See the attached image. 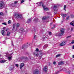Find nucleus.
<instances>
[{
	"label": "nucleus",
	"mask_w": 74,
	"mask_h": 74,
	"mask_svg": "<svg viewBox=\"0 0 74 74\" xmlns=\"http://www.w3.org/2000/svg\"><path fill=\"white\" fill-rule=\"evenodd\" d=\"M60 31H61V33L59 34L58 33H57L56 35V36H62V35L63 34V33H64V29L62 28L61 29Z\"/></svg>",
	"instance_id": "obj_1"
},
{
	"label": "nucleus",
	"mask_w": 74,
	"mask_h": 74,
	"mask_svg": "<svg viewBox=\"0 0 74 74\" xmlns=\"http://www.w3.org/2000/svg\"><path fill=\"white\" fill-rule=\"evenodd\" d=\"M4 4L3 3V2L1 1L0 2V9H2L4 8Z\"/></svg>",
	"instance_id": "obj_2"
},
{
	"label": "nucleus",
	"mask_w": 74,
	"mask_h": 74,
	"mask_svg": "<svg viewBox=\"0 0 74 74\" xmlns=\"http://www.w3.org/2000/svg\"><path fill=\"white\" fill-rule=\"evenodd\" d=\"M16 32H19L20 33H22V32H23V31H24V29L23 28H21L18 30V29L16 28Z\"/></svg>",
	"instance_id": "obj_3"
},
{
	"label": "nucleus",
	"mask_w": 74,
	"mask_h": 74,
	"mask_svg": "<svg viewBox=\"0 0 74 74\" xmlns=\"http://www.w3.org/2000/svg\"><path fill=\"white\" fill-rule=\"evenodd\" d=\"M29 45H30V44H28V43H27L26 45H23V46L21 47V49H23V48H27Z\"/></svg>",
	"instance_id": "obj_4"
},
{
	"label": "nucleus",
	"mask_w": 74,
	"mask_h": 74,
	"mask_svg": "<svg viewBox=\"0 0 74 74\" xmlns=\"http://www.w3.org/2000/svg\"><path fill=\"white\" fill-rule=\"evenodd\" d=\"M14 17L16 18H22V16L21 15L16 14L14 16Z\"/></svg>",
	"instance_id": "obj_5"
},
{
	"label": "nucleus",
	"mask_w": 74,
	"mask_h": 74,
	"mask_svg": "<svg viewBox=\"0 0 74 74\" xmlns=\"http://www.w3.org/2000/svg\"><path fill=\"white\" fill-rule=\"evenodd\" d=\"M42 7H43V9L44 10H45V11H47V10H48V8H45V5H42Z\"/></svg>",
	"instance_id": "obj_6"
},
{
	"label": "nucleus",
	"mask_w": 74,
	"mask_h": 74,
	"mask_svg": "<svg viewBox=\"0 0 74 74\" xmlns=\"http://www.w3.org/2000/svg\"><path fill=\"white\" fill-rule=\"evenodd\" d=\"M34 74H40V71L38 70H36L34 71Z\"/></svg>",
	"instance_id": "obj_7"
},
{
	"label": "nucleus",
	"mask_w": 74,
	"mask_h": 74,
	"mask_svg": "<svg viewBox=\"0 0 74 74\" xmlns=\"http://www.w3.org/2000/svg\"><path fill=\"white\" fill-rule=\"evenodd\" d=\"M65 44H66V42H62L60 44V46H63V45H64Z\"/></svg>",
	"instance_id": "obj_8"
},
{
	"label": "nucleus",
	"mask_w": 74,
	"mask_h": 74,
	"mask_svg": "<svg viewBox=\"0 0 74 74\" xmlns=\"http://www.w3.org/2000/svg\"><path fill=\"white\" fill-rule=\"evenodd\" d=\"M64 70H65L66 72L67 73H68V74H70V71L69 69H65Z\"/></svg>",
	"instance_id": "obj_9"
},
{
	"label": "nucleus",
	"mask_w": 74,
	"mask_h": 74,
	"mask_svg": "<svg viewBox=\"0 0 74 74\" xmlns=\"http://www.w3.org/2000/svg\"><path fill=\"white\" fill-rule=\"evenodd\" d=\"M61 15L63 18V19H64L66 17V16L67 15L66 14H61Z\"/></svg>",
	"instance_id": "obj_10"
},
{
	"label": "nucleus",
	"mask_w": 74,
	"mask_h": 74,
	"mask_svg": "<svg viewBox=\"0 0 74 74\" xmlns=\"http://www.w3.org/2000/svg\"><path fill=\"white\" fill-rule=\"evenodd\" d=\"M23 66H24V64L23 63H21L20 66V69H22Z\"/></svg>",
	"instance_id": "obj_11"
},
{
	"label": "nucleus",
	"mask_w": 74,
	"mask_h": 74,
	"mask_svg": "<svg viewBox=\"0 0 74 74\" xmlns=\"http://www.w3.org/2000/svg\"><path fill=\"white\" fill-rule=\"evenodd\" d=\"M47 70L48 67H47V66H45L43 69V71H47Z\"/></svg>",
	"instance_id": "obj_12"
},
{
	"label": "nucleus",
	"mask_w": 74,
	"mask_h": 74,
	"mask_svg": "<svg viewBox=\"0 0 74 74\" xmlns=\"http://www.w3.org/2000/svg\"><path fill=\"white\" fill-rule=\"evenodd\" d=\"M8 59L9 61H11V59H12V56H11L10 57L9 56L8 57Z\"/></svg>",
	"instance_id": "obj_13"
},
{
	"label": "nucleus",
	"mask_w": 74,
	"mask_h": 74,
	"mask_svg": "<svg viewBox=\"0 0 74 74\" xmlns=\"http://www.w3.org/2000/svg\"><path fill=\"white\" fill-rule=\"evenodd\" d=\"M47 39H48V38L46 36H45L43 38V40H47Z\"/></svg>",
	"instance_id": "obj_14"
},
{
	"label": "nucleus",
	"mask_w": 74,
	"mask_h": 74,
	"mask_svg": "<svg viewBox=\"0 0 74 74\" xmlns=\"http://www.w3.org/2000/svg\"><path fill=\"white\" fill-rule=\"evenodd\" d=\"M31 21V19H29L27 20V23H30Z\"/></svg>",
	"instance_id": "obj_15"
},
{
	"label": "nucleus",
	"mask_w": 74,
	"mask_h": 74,
	"mask_svg": "<svg viewBox=\"0 0 74 74\" xmlns=\"http://www.w3.org/2000/svg\"><path fill=\"white\" fill-rule=\"evenodd\" d=\"M42 5H42H44V4H43V3H42V2H40V3H39V5Z\"/></svg>",
	"instance_id": "obj_16"
},
{
	"label": "nucleus",
	"mask_w": 74,
	"mask_h": 74,
	"mask_svg": "<svg viewBox=\"0 0 74 74\" xmlns=\"http://www.w3.org/2000/svg\"><path fill=\"white\" fill-rule=\"evenodd\" d=\"M5 62V60H2L0 61V63H4V62Z\"/></svg>",
	"instance_id": "obj_17"
},
{
	"label": "nucleus",
	"mask_w": 74,
	"mask_h": 74,
	"mask_svg": "<svg viewBox=\"0 0 74 74\" xmlns=\"http://www.w3.org/2000/svg\"><path fill=\"white\" fill-rule=\"evenodd\" d=\"M70 25H72V26H74V21H72V23H71Z\"/></svg>",
	"instance_id": "obj_18"
},
{
	"label": "nucleus",
	"mask_w": 74,
	"mask_h": 74,
	"mask_svg": "<svg viewBox=\"0 0 74 74\" xmlns=\"http://www.w3.org/2000/svg\"><path fill=\"white\" fill-rule=\"evenodd\" d=\"M58 7V5H54L53 8H57Z\"/></svg>",
	"instance_id": "obj_19"
},
{
	"label": "nucleus",
	"mask_w": 74,
	"mask_h": 74,
	"mask_svg": "<svg viewBox=\"0 0 74 74\" xmlns=\"http://www.w3.org/2000/svg\"><path fill=\"white\" fill-rule=\"evenodd\" d=\"M4 30H2L1 31V33L3 35V36H4Z\"/></svg>",
	"instance_id": "obj_20"
},
{
	"label": "nucleus",
	"mask_w": 74,
	"mask_h": 74,
	"mask_svg": "<svg viewBox=\"0 0 74 74\" xmlns=\"http://www.w3.org/2000/svg\"><path fill=\"white\" fill-rule=\"evenodd\" d=\"M63 64V62H61L58 63L59 65H62V64Z\"/></svg>",
	"instance_id": "obj_21"
},
{
	"label": "nucleus",
	"mask_w": 74,
	"mask_h": 74,
	"mask_svg": "<svg viewBox=\"0 0 74 74\" xmlns=\"http://www.w3.org/2000/svg\"><path fill=\"white\" fill-rule=\"evenodd\" d=\"M47 17H44L42 18V20H45V19H47Z\"/></svg>",
	"instance_id": "obj_22"
},
{
	"label": "nucleus",
	"mask_w": 74,
	"mask_h": 74,
	"mask_svg": "<svg viewBox=\"0 0 74 74\" xmlns=\"http://www.w3.org/2000/svg\"><path fill=\"white\" fill-rule=\"evenodd\" d=\"M19 24L17 23L16 24V27H19Z\"/></svg>",
	"instance_id": "obj_23"
},
{
	"label": "nucleus",
	"mask_w": 74,
	"mask_h": 74,
	"mask_svg": "<svg viewBox=\"0 0 74 74\" xmlns=\"http://www.w3.org/2000/svg\"><path fill=\"white\" fill-rule=\"evenodd\" d=\"M10 32H8L7 33V36H10Z\"/></svg>",
	"instance_id": "obj_24"
},
{
	"label": "nucleus",
	"mask_w": 74,
	"mask_h": 74,
	"mask_svg": "<svg viewBox=\"0 0 74 74\" xmlns=\"http://www.w3.org/2000/svg\"><path fill=\"white\" fill-rule=\"evenodd\" d=\"M66 5H65L64 8V10H65V11H66Z\"/></svg>",
	"instance_id": "obj_25"
},
{
	"label": "nucleus",
	"mask_w": 74,
	"mask_h": 74,
	"mask_svg": "<svg viewBox=\"0 0 74 74\" xmlns=\"http://www.w3.org/2000/svg\"><path fill=\"white\" fill-rule=\"evenodd\" d=\"M60 55H61L60 54H58L56 56V57L58 58V57H59V56H60Z\"/></svg>",
	"instance_id": "obj_26"
},
{
	"label": "nucleus",
	"mask_w": 74,
	"mask_h": 74,
	"mask_svg": "<svg viewBox=\"0 0 74 74\" xmlns=\"http://www.w3.org/2000/svg\"><path fill=\"white\" fill-rule=\"evenodd\" d=\"M47 47H48V45H46L44 46V48H47Z\"/></svg>",
	"instance_id": "obj_27"
},
{
	"label": "nucleus",
	"mask_w": 74,
	"mask_h": 74,
	"mask_svg": "<svg viewBox=\"0 0 74 74\" xmlns=\"http://www.w3.org/2000/svg\"><path fill=\"white\" fill-rule=\"evenodd\" d=\"M14 69V68L13 67H10V70H12Z\"/></svg>",
	"instance_id": "obj_28"
},
{
	"label": "nucleus",
	"mask_w": 74,
	"mask_h": 74,
	"mask_svg": "<svg viewBox=\"0 0 74 74\" xmlns=\"http://www.w3.org/2000/svg\"><path fill=\"white\" fill-rule=\"evenodd\" d=\"M71 18H74V15L73 14H71Z\"/></svg>",
	"instance_id": "obj_29"
},
{
	"label": "nucleus",
	"mask_w": 74,
	"mask_h": 74,
	"mask_svg": "<svg viewBox=\"0 0 74 74\" xmlns=\"http://www.w3.org/2000/svg\"><path fill=\"white\" fill-rule=\"evenodd\" d=\"M24 59V57H22L21 58L20 60H23Z\"/></svg>",
	"instance_id": "obj_30"
},
{
	"label": "nucleus",
	"mask_w": 74,
	"mask_h": 74,
	"mask_svg": "<svg viewBox=\"0 0 74 74\" xmlns=\"http://www.w3.org/2000/svg\"><path fill=\"white\" fill-rule=\"evenodd\" d=\"M69 18H70V16H68L66 17V19H67V20H69Z\"/></svg>",
	"instance_id": "obj_31"
},
{
	"label": "nucleus",
	"mask_w": 74,
	"mask_h": 74,
	"mask_svg": "<svg viewBox=\"0 0 74 74\" xmlns=\"http://www.w3.org/2000/svg\"><path fill=\"white\" fill-rule=\"evenodd\" d=\"M11 20H9L8 21V23L9 24V25H10V24H11Z\"/></svg>",
	"instance_id": "obj_32"
},
{
	"label": "nucleus",
	"mask_w": 74,
	"mask_h": 74,
	"mask_svg": "<svg viewBox=\"0 0 74 74\" xmlns=\"http://www.w3.org/2000/svg\"><path fill=\"white\" fill-rule=\"evenodd\" d=\"M13 28H15V24H14L13 25Z\"/></svg>",
	"instance_id": "obj_33"
},
{
	"label": "nucleus",
	"mask_w": 74,
	"mask_h": 74,
	"mask_svg": "<svg viewBox=\"0 0 74 74\" xmlns=\"http://www.w3.org/2000/svg\"><path fill=\"white\" fill-rule=\"evenodd\" d=\"M18 2L17 1H16L14 2V4H16Z\"/></svg>",
	"instance_id": "obj_34"
},
{
	"label": "nucleus",
	"mask_w": 74,
	"mask_h": 74,
	"mask_svg": "<svg viewBox=\"0 0 74 74\" xmlns=\"http://www.w3.org/2000/svg\"><path fill=\"white\" fill-rule=\"evenodd\" d=\"M71 36H68L66 37V38H70V37H71Z\"/></svg>",
	"instance_id": "obj_35"
},
{
	"label": "nucleus",
	"mask_w": 74,
	"mask_h": 74,
	"mask_svg": "<svg viewBox=\"0 0 74 74\" xmlns=\"http://www.w3.org/2000/svg\"><path fill=\"white\" fill-rule=\"evenodd\" d=\"M49 35H52V33H51V32H49Z\"/></svg>",
	"instance_id": "obj_36"
},
{
	"label": "nucleus",
	"mask_w": 74,
	"mask_h": 74,
	"mask_svg": "<svg viewBox=\"0 0 74 74\" xmlns=\"http://www.w3.org/2000/svg\"><path fill=\"white\" fill-rule=\"evenodd\" d=\"M71 43V44H74V40H73L72 41Z\"/></svg>",
	"instance_id": "obj_37"
},
{
	"label": "nucleus",
	"mask_w": 74,
	"mask_h": 74,
	"mask_svg": "<svg viewBox=\"0 0 74 74\" xmlns=\"http://www.w3.org/2000/svg\"><path fill=\"white\" fill-rule=\"evenodd\" d=\"M3 12H1L0 13V15H3Z\"/></svg>",
	"instance_id": "obj_38"
},
{
	"label": "nucleus",
	"mask_w": 74,
	"mask_h": 74,
	"mask_svg": "<svg viewBox=\"0 0 74 74\" xmlns=\"http://www.w3.org/2000/svg\"><path fill=\"white\" fill-rule=\"evenodd\" d=\"M74 30V27H71V31H73Z\"/></svg>",
	"instance_id": "obj_39"
},
{
	"label": "nucleus",
	"mask_w": 74,
	"mask_h": 74,
	"mask_svg": "<svg viewBox=\"0 0 74 74\" xmlns=\"http://www.w3.org/2000/svg\"><path fill=\"white\" fill-rule=\"evenodd\" d=\"M39 50H38V49H36V52H38V51Z\"/></svg>",
	"instance_id": "obj_40"
},
{
	"label": "nucleus",
	"mask_w": 74,
	"mask_h": 74,
	"mask_svg": "<svg viewBox=\"0 0 74 74\" xmlns=\"http://www.w3.org/2000/svg\"><path fill=\"white\" fill-rule=\"evenodd\" d=\"M24 2V0H22L21 1V3H23Z\"/></svg>",
	"instance_id": "obj_41"
},
{
	"label": "nucleus",
	"mask_w": 74,
	"mask_h": 74,
	"mask_svg": "<svg viewBox=\"0 0 74 74\" xmlns=\"http://www.w3.org/2000/svg\"><path fill=\"white\" fill-rule=\"evenodd\" d=\"M38 20V18H37L36 19H34V21H37Z\"/></svg>",
	"instance_id": "obj_42"
},
{
	"label": "nucleus",
	"mask_w": 74,
	"mask_h": 74,
	"mask_svg": "<svg viewBox=\"0 0 74 74\" xmlns=\"http://www.w3.org/2000/svg\"><path fill=\"white\" fill-rule=\"evenodd\" d=\"M3 25H7L6 23H2Z\"/></svg>",
	"instance_id": "obj_43"
},
{
	"label": "nucleus",
	"mask_w": 74,
	"mask_h": 74,
	"mask_svg": "<svg viewBox=\"0 0 74 74\" xmlns=\"http://www.w3.org/2000/svg\"><path fill=\"white\" fill-rule=\"evenodd\" d=\"M15 66H16V67H18V64H16Z\"/></svg>",
	"instance_id": "obj_44"
},
{
	"label": "nucleus",
	"mask_w": 74,
	"mask_h": 74,
	"mask_svg": "<svg viewBox=\"0 0 74 74\" xmlns=\"http://www.w3.org/2000/svg\"><path fill=\"white\" fill-rule=\"evenodd\" d=\"M53 64H56V62H55V61H54L53 62Z\"/></svg>",
	"instance_id": "obj_45"
},
{
	"label": "nucleus",
	"mask_w": 74,
	"mask_h": 74,
	"mask_svg": "<svg viewBox=\"0 0 74 74\" xmlns=\"http://www.w3.org/2000/svg\"><path fill=\"white\" fill-rule=\"evenodd\" d=\"M14 30H15V28H13L12 30V31H14Z\"/></svg>",
	"instance_id": "obj_46"
},
{
	"label": "nucleus",
	"mask_w": 74,
	"mask_h": 74,
	"mask_svg": "<svg viewBox=\"0 0 74 74\" xmlns=\"http://www.w3.org/2000/svg\"><path fill=\"white\" fill-rule=\"evenodd\" d=\"M36 36H34V38H36Z\"/></svg>",
	"instance_id": "obj_47"
},
{
	"label": "nucleus",
	"mask_w": 74,
	"mask_h": 74,
	"mask_svg": "<svg viewBox=\"0 0 74 74\" xmlns=\"http://www.w3.org/2000/svg\"><path fill=\"white\" fill-rule=\"evenodd\" d=\"M51 29H53L54 28H53V27H52L51 28Z\"/></svg>",
	"instance_id": "obj_48"
},
{
	"label": "nucleus",
	"mask_w": 74,
	"mask_h": 74,
	"mask_svg": "<svg viewBox=\"0 0 74 74\" xmlns=\"http://www.w3.org/2000/svg\"><path fill=\"white\" fill-rule=\"evenodd\" d=\"M72 48H73V49H74V45H73V47H72Z\"/></svg>",
	"instance_id": "obj_49"
},
{
	"label": "nucleus",
	"mask_w": 74,
	"mask_h": 74,
	"mask_svg": "<svg viewBox=\"0 0 74 74\" xmlns=\"http://www.w3.org/2000/svg\"><path fill=\"white\" fill-rule=\"evenodd\" d=\"M5 29V27H3V29Z\"/></svg>",
	"instance_id": "obj_50"
},
{
	"label": "nucleus",
	"mask_w": 74,
	"mask_h": 74,
	"mask_svg": "<svg viewBox=\"0 0 74 74\" xmlns=\"http://www.w3.org/2000/svg\"><path fill=\"white\" fill-rule=\"evenodd\" d=\"M13 54V53L10 54V55H12Z\"/></svg>",
	"instance_id": "obj_51"
},
{
	"label": "nucleus",
	"mask_w": 74,
	"mask_h": 74,
	"mask_svg": "<svg viewBox=\"0 0 74 74\" xmlns=\"http://www.w3.org/2000/svg\"><path fill=\"white\" fill-rule=\"evenodd\" d=\"M7 30H8V29H6V31H7Z\"/></svg>",
	"instance_id": "obj_52"
},
{
	"label": "nucleus",
	"mask_w": 74,
	"mask_h": 74,
	"mask_svg": "<svg viewBox=\"0 0 74 74\" xmlns=\"http://www.w3.org/2000/svg\"><path fill=\"white\" fill-rule=\"evenodd\" d=\"M73 58H74V55H73Z\"/></svg>",
	"instance_id": "obj_53"
},
{
	"label": "nucleus",
	"mask_w": 74,
	"mask_h": 74,
	"mask_svg": "<svg viewBox=\"0 0 74 74\" xmlns=\"http://www.w3.org/2000/svg\"><path fill=\"white\" fill-rule=\"evenodd\" d=\"M52 23H50V25H52Z\"/></svg>",
	"instance_id": "obj_54"
},
{
	"label": "nucleus",
	"mask_w": 74,
	"mask_h": 74,
	"mask_svg": "<svg viewBox=\"0 0 74 74\" xmlns=\"http://www.w3.org/2000/svg\"><path fill=\"white\" fill-rule=\"evenodd\" d=\"M72 1H74V0H72Z\"/></svg>",
	"instance_id": "obj_55"
},
{
	"label": "nucleus",
	"mask_w": 74,
	"mask_h": 74,
	"mask_svg": "<svg viewBox=\"0 0 74 74\" xmlns=\"http://www.w3.org/2000/svg\"><path fill=\"white\" fill-rule=\"evenodd\" d=\"M54 13L55 14H57V13H56V12H54Z\"/></svg>",
	"instance_id": "obj_56"
},
{
	"label": "nucleus",
	"mask_w": 74,
	"mask_h": 74,
	"mask_svg": "<svg viewBox=\"0 0 74 74\" xmlns=\"http://www.w3.org/2000/svg\"><path fill=\"white\" fill-rule=\"evenodd\" d=\"M34 32H36V31H35V30H34Z\"/></svg>",
	"instance_id": "obj_57"
},
{
	"label": "nucleus",
	"mask_w": 74,
	"mask_h": 74,
	"mask_svg": "<svg viewBox=\"0 0 74 74\" xmlns=\"http://www.w3.org/2000/svg\"><path fill=\"white\" fill-rule=\"evenodd\" d=\"M29 1H31V0H29Z\"/></svg>",
	"instance_id": "obj_58"
},
{
	"label": "nucleus",
	"mask_w": 74,
	"mask_h": 74,
	"mask_svg": "<svg viewBox=\"0 0 74 74\" xmlns=\"http://www.w3.org/2000/svg\"><path fill=\"white\" fill-rule=\"evenodd\" d=\"M38 3H36V4H38Z\"/></svg>",
	"instance_id": "obj_59"
},
{
	"label": "nucleus",
	"mask_w": 74,
	"mask_h": 74,
	"mask_svg": "<svg viewBox=\"0 0 74 74\" xmlns=\"http://www.w3.org/2000/svg\"><path fill=\"white\" fill-rule=\"evenodd\" d=\"M36 56H37V54L36 55Z\"/></svg>",
	"instance_id": "obj_60"
},
{
	"label": "nucleus",
	"mask_w": 74,
	"mask_h": 74,
	"mask_svg": "<svg viewBox=\"0 0 74 74\" xmlns=\"http://www.w3.org/2000/svg\"><path fill=\"white\" fill-rule=\"evenodd\" d=\"M51 0L52 1V0Z\"/></svg>",
	"instance_id": "obj_61"
}]
</instances>
